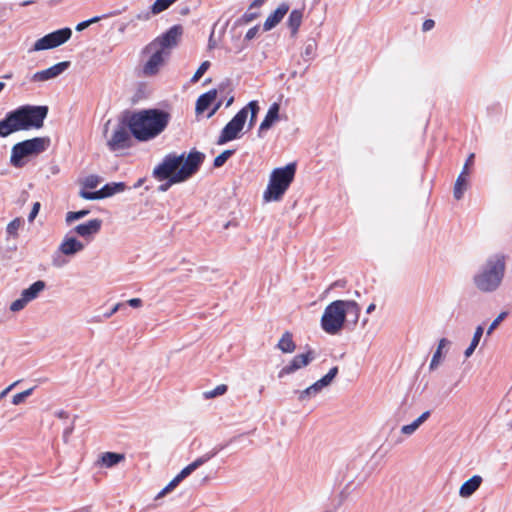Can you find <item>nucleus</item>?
I'll return each mask as SVG.
<instances>
[{
	"label": "nucleus",
	"instance_id": "f03ea898",
	"mask_svg": "<svg viewBox=\"0 0 512 512\" xmlns=\"http://www.w3.org/2000/svg\"><path fill=\"white\" fill-rule=\"evenodd\" d=\"M171 115L162 109H142L134 112L128 120V128L140 142H148L161 135L169 125Z\"/></svg>",
	"mask_w": 512,
	"mask_h": 512
},
{
	"label": "nucleus",
	"instance_id": "c756f323",
	"mask_svg": "<svg viewBox=\"0 0 512 512\" xmlns=\"http://www.w3.org/2000/svg\"><path fill=\"white\" fill-rule=\"evenodd\" d=\"M277 348L285 354H291L295 351L296 344L293 341V336L290 332L286 331L282 334L277 343Z\"/></svg>",
	"mask_w": 512,
	"mask_h": 512
},
{
	"label": "nucleus",
	"instance_id": "b1692460",
	"mask_svg": "<svg viewBox=\"0 0 512 512\" xmlns=\"http://www.w3.org/2000/svg\"><path fill=\"white\" fill-rule=\"evenodd\" d=\"M279 111H280V105L278 103H273L269 110L267 111L265 118L261 122L259 126V132H264L269 130L274 123H276L279 120Z\"/></svg>",
	"mask_w": 512,
	"mask_h": 512
},
{
	"label": "nucleus",
	"instance_id": "f8f14e48",
	"mask_svg": "<svg viewBox=\"0 0 512 512\" xmlns=\"http://www.w3.org/2000/svg\"><path fill=\"white\" fill-rule=\"evenodd\" d=\"M110 121L104 126V136L107 146L111 151H117L127 146L129 141V131L124 123H116L112 125L109 131Z\"/></svg>",
	"mask_w": 512,
	"mask_h": 512
},
{
	"label": "nucleus",
	"instance_id": "5fc2aeb1",
	"mask_svg": "<svg viewBox=\"0 0 512 512\" xmlns=\"http://www.w3.org/2000/svg\"><path fill=\"white\" fill-rule=\"evenodd\" d=\"M73 432V426L71 427H68L66 428L64 431H63V435H62V438H63V441L65 443H68L69 442V439H70V436Z\"/></svg>",
	"mask_w": 512,
	"mask_h": 512
},
{
	"label": "nucleus",
	"instance_id": "6e6552de",
	"mask_svg": "<svg viewBox=\"0 0 512 512\" xmlns=\"http://www.w3.org/2000/svg\"><path fill=\"white\" fill-rule=\"evenodd\" d=\"M49 145V139L37 137L15 144L11 150L10 163L14 167H23L29 160L45 151Z\"/></svg>",
	"mask_w": 512,
	"mask_h": 512
},
{
	"label": "nucleus",
	"instance_id": "423d86ee",
	"mask_svg": "<svg viewBox=\"0 0 512 512\" xmlns=\"http://www.w3.org/2000/svg\"><path fill=\"white\" fill-rule=\"evenodd\" d=\"M295 173L296 164L294 163L274 168L269 174L267 186L262 194L263 202L271 203L281 201L293 182Z\"/></svg>",
	"mask_w": 512,
	"mask_h": 512
},
{
	"label": "nucleus",
	"instance_id": "4c0bfd02",
	"mask_svg": "<svg viewBox=\"0 0 512 512\" xmlns=\"http://www.w3.org/2000/svg\"><path fill=\"white\" fill-rule=\"evenodd\" d=\"M227 389V385L220 384L212 390L205 391L203 395L206 399H212L217 396L224 395L227 392Z\"/></svg>",
	"mask_w": 512,
	"mask_h": 512
},
{
	"label": "nucleus",
	"instance_id": "c9c22d12",
	"mask_svg": "<svg viewBox=\"0 0 512 512\" xmlns=\"http://www.w3.org/2000/svg\"><path fill=\"white\" fill-rule=\"evenodd\" d=\"M316 54V43L313 40H309L305 44V48L302 52V57L304 61H311L314 59V56Z\"/></svg>",
	"mask_w": 512,
	"mask_h": 512
},
{
	"label": "nucleus",
	"instance_id": "412c9836",
	"mask_svg": "<svg viewBox=\"0 0 512 512\" xmlns=\"http://www.w3.org/2000/svg\"><path fill=\"white\" fill-rule=\"evenodd\" d=\"M483 478L480 475H474L466 480L459 488V496L467 499L471 497L481 486Z\"/></svg>",
	"mask_w": 512,
	"mask_h": 512
},
{
	"label": "nucleus",
	"instance_id": "2eb2a0df",
	"mask_svg": "<svg viewBox=\"0 0 512 512\" xmlns=\"http://www.w3.org/2000/svg\"><path fill=\"white\" fill-rule=\"evenodd\" d=\"M208 456H203L200 458H197L192 463L187 465L185 468H183L180 473L173 478L168 485H166L156 496V499H160L164 497L166 494L174 490L177 485L186 477H188L192 472H194L198 467L203 465L206 461H208Z\"/></svg>",
	"mask_w": 512,
	"mask_h": 512
},
{
	"label": "nucleus",
	"instance_id": "393cba45",
	"mask_svg": "<svg viewBox=\"0 0 512 512\" xmlns=\"http://www.w3.org/2000/svg\"><path fill=\"white\" fill-rule=\"evenodd\" d=\"M450 344L451 342L447 338H441L438 341L436 351L434 352L429 364V369L431 371L436 370L440 366L444 358V350L447 349Z\"/></svg>",
	"mask_w": 512,
	"mask_h": 512
},
{
	"label": "nucleus",
	"instance_id": "bf43d9fd",
	"mask_svg": "<svg viewBox=\"0 0 512 512\" xmlns=\"http://www.w3.org/2000/svg\"><path fill=\"white\" fill-rule=\"evenodd\" d=\"M375 307H376V306H375V304H373V303H372V304H370V305L367 307L366 312H367L368 314L372 313V312L375 310Z\"/></svg>",
	"mask_w": 512,
	"mask_h": 512
},
{
	"label": "nucleus",
	"instance_id": "2f4dec72",
	"mask_svg": "<svg viewBox=\"0 0 512 512\" xmlns=\"http://www.w3.org/2000/svg\"><path fill=\"white\" fill-rule=\"evenodd\" d=\"M102 182L101 177L97 175H88L79 180L81 186L79 196L81 197L82 192H90V189H95Z\"/></svg>",
	"mask_w": 512,
	"mask_h": 512
},
{
	"label": "nucleus",
	"instance_id": "a19ab883",
	"mask_svg": "<svg viewBox=\"0 0 512 512\" xmlns=\"http://www.w3.org/2000/svg\"><path fill=\"white\" fill-rule=\"evenodd\" d=\"M507 316V313L506 312H501L493 321L492 323L489 325L487 331H486V335L487 336H490L493 331L499 326V324L505 319V317Z\"/></svg>",
	"mask_w": 512,
	"mask_h": 512
},
{
	"label": "nucleus",
	"instance_id": "cd10ccee",
	"mask_svg": "<svg viewBox=\"0 0 512 512\" xmlns=\"http://www.w3.org/2000/svg\"><path fill=\"white\" fill-rule=\"evenodd\" d=\"M483 334H484V327L482 325L476 326V328L473 332V336L471 338L470 344L464 350L465 359H469L474 354L476 348L480 344Z\"/></svg>",
	"mask_w": 512,
	"mask_h": 512
},
{
	"label": "nucleus",
	"instance_id": "a18cd8bd",
	"mask_svg": "<svg viewBox=\"0 0 512 512\" xmlns=\"http://www.w3.org/2000/svg\"><path fill=\"white\" fill-rule=\"evenodd\" d=\"M19 384V381H15L13 383H11L10 385H8L5 389H3L1 392H0V401L7 396V394L12 391L17 385Z\"/></svg>",
	"mask_w": 512,
	"mask_h": 512
},
{
	"label": "nucleus",
	"instance_id": "f257e3e1",
	"mask_svg": "<svg viewBox=\"0 0 512 512\" xmlns=\"http://www.w3.org/2000/svg\"><path fill=\"white\" fill-rule=\"evenodd\" d=\"M204 158V154L199 151L169 154L154 169V175L159 180H170V183L184 182L198 171Z\"/></svg>",
	"mask_w": 512,
	"mask_h": 512
},
{
	"label": "nucleus",
	"instance_id": "c03bdc74",
	"mask_svg": "<svg viewBox=\"0 0 512 512\" xmlns=\"http://www.w3.org/2000/svg\"><path fill=\"white\" fill-rule=\"evenodd\" d=\"M39 210H40V203L39 202H35L33 204V207L31 209L30 213H29V216H28V220L30 222H32L36 218V216L39 213Z\"/></svg>",
	"mask_w": 512,
	"mask_h": 512
},
{
	"label": "nucleus",
	"instance_id": "9d476101",
	"mask_svg": "<svg viewBox=\"0 0 512 512\" xmlns=\"http://www.w3.org/2000/svg\"><path fill=\"white\" fill-rule=\"evenodd\" d=\"M338 375V367H332L326 375L308 386L307 388L296 391L297 399L300 402H307L318 396L323 390L327 389Z\"/></svg>",
	"mask_w": 512,
	"mask_h": 512
},
{
	"label": "nucleus",
	"instance_id": "052dcab7",
	"mask_svg": "<svg viewBox=\"0 0 512 512\" xmlns=\"http://www.w3.org/2000/svg\"><path fill=\"white\" fill-rule=\"evenodd\" d=\"M119 307H120V304H119V303H118V304H116V305L113 307V309L111 310V312L108 314V316H111V315H113L114 313H116V312L118 311Z\"/></svg>",
	"mask_w": 512,
	"mask_h": 512
},
{
	"label": "nucleus",
	"instance_id": "9b49d317",
	"mask_svg": "<svg viewBox=\"0 0 512 512\" xmlns=\"http://www.w3.org/2000/svg\"><path fill=\"white\" fill-rule=\"evenodd\" d=\"M338 375V367H332L326 375L308 386L307 388L296 391L297 399L300 402H307L318 396L323 390L327 389Z\"/></svg>",
	"mask_w": 512,
	"mask_h": 512
},
{
	"label": "nucleus",
	"instance_id": "a211bd4d",
	"mask_svg": "<svg viewBox=\"0 0 512 512\" xmlns=\"http://www.w3.org/2000/svg\"><path fill=\"white\" fill-rule=\"evenodd\" d=\"M101 226L102 221L100 219H91L75 226L71 232L89 242L100 231Z\"/></svg>",
	"mask_w": 512,
	"mask_h": 512
},
{
	"label": "nucleus",
	"instance_id": "e2e57ef3",
	"mask_svg": "<svg viewBox=\"0 0 512 512\" xmlns=\"http://www.w3.org/2000/svg\"><path fill=\"white\" fill-rule=\"evenodd\" d=\"M233 102V98H230L227 102V106L231 105V103Z\"/></svg>",
	"mask_w": 512,
	"mask_h": 512
},
{
	"label": "nucleus",
	"instance_id": "6ab92c4d",
	"mask_svg": "<svg viewBox=\"0 0 512 512\" xmlns=\"http://www.w3.org/2000/svg\"><path fill=\"white\" fill-rule=\"evenodd\" d=\"M182 35L183 27L181 25H174L155 40L160 41L166 48L172 51L179 44Z\"/></svg>",
	"mask_w": 512,
	"mask_h": 512
},
{
	"label": "nucleus",
	"instance_id": "4d7b16f0",
	"mask_svg": "<svg viewBox=\"0 0 512 512\" xmlns=\"http://www.w3.org/2000/svg\"><path fill=\"white\" fill-rule=\"evenodd\" d=\"M262 4H263V0H254L250 5L249 10H253L254 8H259L262 6Z\"/></svg>",
	"mask_w": 512,
	"mask_h": 512
},
{
	"label": "nucleus",
	"instance_id": "dca6fc26",
	"mask_svg": "<svg viewBox=\"0 0 512 512\" xmlns=\"http://www.w3.org/2000/svg\"><path fill=\"white\" fill-rule=\"evenodd\" d=\"M171 52L160 41L154 39L145 47L143 54L147 57L146 64H163L169 59Z\"/></svg>",
	"mask_w": 512,
	"mask_h": 512
},
{
	"label": "nucleus",
	"instance_id": "603ef678",
	"mask_svg": "<svg viewBox=\"0 0 512 512\" xmlns=\"http://www.w3.org/2000/svg\"><path fill=\"white\" fill-rule=\"evenodd\" d=\"M473 161H474V154H473V153H471V154L468 156V158H467V160H466V162H465V164H464V166H463L462 171H465V170H466V172H468V173H469V167L473 164Z\"/></svg>",
	"mask_w": 512,
	"mask_h": 512
},
{
	"label": "nucleus",
	"instance_id": "a878e982",
	"mask_svg": "<svg viewBox=\"0 0 512 512\" xmlns=\"http://www.w3.org/2000/svg\"><path fill=\"white\" fill-rule=\"evenodd\" d=\"M46 288V283L43 280H38L31 284L28 288L24 289L21 294L27 300L28 303L37 299L40 293Z\"/></svg>",
	"mask_w": 512,
	"mask_h": 512
},
{
	"label": "nucleus",
	"instance_id": "c85d7f7f",
	"mask_svg": "<svg viewBox=\"0 0 512 512\" xmlns=\"http://www.w3.org/2000/svg\"><path fill=\"white\" fill-rule=\"evenodd\" d=\"M216 90H210L201 95L196 103V113L201 114L208 109V107L216 100Z\"/></svg>",
	"mask_w": 512,
	"mask_h": 512
},
{
	"label": "nucleus",
	"instance_id": "72a5a7b5",
	"mask_svg": "<svg viewBox=\"0 0 512 512\" xmlns=\"http://www.w3.org/2000/svg\"><path fill=\"white\" fill-rule=\"evenodd\" d=\"M23 226V220L20 217L13 219L7 224L6 233L8 237L17 238L18 231Z\"/></svg>",
	"mask_w": 512,
	"mask_h": 512
},
{
	"label": "nucleus",
	"instance_id": "37998d69",
	"mask_svg": "<svg viewBox=\"0 0 512 512\" xmlns=\"http://www.w3.org/2000/svg\"><path fill=\"white\" fill-rule=\"evenodd\" d=\"M259 16V13L258 12H253L252 10H247L245 12V14L243 15V20L245 23H249L251 21H253L254 19H256L257 17Z\"/></svg>",
	"mask_w": 512,
	"mask_h": 512
},
{
	"label": "nucleus",
	"instance_id": "6e6d98bb",
	"mask_svg": "<svg viewBox=\"0 0 512 512\" xmlns=\"http://www.w3.org/2000/svg\"><path fill=\"white\" fill-rule=\"evenodd\" d=\"M55 416L59 419H67L69 417V414L65 410H58L55 412Z\"/></svg>",
	"mask_w": 512,
	"mask_h": 512
},
{
	"label": "nucleus",
	"instance_id": "f704fd0d",
	"mask_svg": "<svg viewBox=\"0 0 512 512\" xmlns=\"http://www.w3.org/2000/svg\"><path fill=\"white\" fill-rule=\"evenodd\" d=\"M177 0H156L151 6L152 14L156 15L168 9Z\"/></svg>",
	"mask_w": 512,
	"mask_h": 512
},
{
	"label": "nucleus",
	"instance_id": "49530a36",
	"mask_svg": "<svg viewBox=\"0 0 512 512\" xmlns=\"http://www.w3.org/2000/svg\"><path fill=\"white\" fill-rule=\"evenodd\" d=\"M98 17H95L93 19H90V20H87V21H83L81 23H79L77 26H76V30L77 31H82L83 29L87 28L91 23H94L96 21H98Z\"/></svg>",
	"mask_w": 512,
	"mask_h": 512
},
{
	"label": "nucleus",
	"instance_id": "aec40b11",
	"mask_svg": "<svg viewBox=\"0 0 512 512\" xmlns=\"http://www.w3.org/2000/svg\"><path fill=\"white\" fill-rule=\"evenodd\" d=\"M67 66H49L46 69L29 74V81L43 83L61 75Z\"/></svg>",
	"mask_w": 512,
	"mask_h": 512
},
{
	"label": "nucleus",
	"instance_id": "338daca9",
	"mask_svg": "<svg viewBox=\"0 0 512 512\" xmlns=\"http://www.w3.org/2000/svg\"><path fill=\"white\" fill-rule=\"evenodd\" d=\"M201 64L206 65V64H210V63H209V61H204Z\"/></svg>",
	"mask_w": 512,
	"mask_h": 512
},
{
	"label": "nucleus",
	"instance_id": "864d4df0",
	"mask_svg": "<svg viewBox=\"0 0 512 512\" xmlns=\"http://www.w3.org/2000/svg\"><path fill=\"white\" fill-rule=\"evenodd\" d=\"M127 303L133 308H139L142 306V300L140 298H131Z\"/></svg>",
	"mask_w": 512,
	"mask_h": 512
},
{
	"label": "nucleus",
	"instance_id": "69168bd1",
	"mask_svg": "<svg viewBox=\"0 0 512 512\" xmlns=\"http://www.w3.org/2000/svg\"><path fill=\"white\" fill-rule=\"evenodd\" d=\"M3 88H4V83L0 82V92L2 91Z\"/></svg>",
	"mask_w": 512,
	"mask_h": 512
},
{
	"label": "nucleus",
	"instance_id": "5701e85b",
	"mask_svg": "<svg viewBox=\"0 0 512 512\" xmlns=\"http://www.w3.org/2000/svg\"><path fill=\"white\" fill-rule=\"evenodd\" d=\"M289 10V6L286 3L281 4L278 8L271 13L263 24V30L269 31L273 29L277 24L281 22L283 17Z\"/></svg>",
	"mask_w": 512,
	"mask_h": 512
},
{
	"label": "nucleus",
	"instance_id": "f3484780",
	"mask_svg": "<svg viewBox=\"0 0 512 512\" xmlns=\"http://www.w3.org/2000/svg\"><path fill=\"white\" fill-rule=\"evenodd\" d=\"M125 190V184L122 182L109 183L95 192H82L81 198L85 200H100L113 196Z\"/></svg>",
	"mask_w": 512,
	"mask_h": 512
},
{
	"label": "nucleus",
	"instance_id": "0e129e2a",
	"mask_svg": "<svg viewBox=\"0 0 512 512\" xmlns=\"http://www.w3.org/2000/svg\"><path fill=\"white\" fill-rule=\"evenodd\" d=\"M58 64L66 65V64H70V63L68 61H63V62H59Z\"/></svg>",
	"mask_w": 512,
	"mask_h": 512
},
{
	"label": "nucleus",
	"instance_id": "58836bf2",
	"mask_svg": "<svg viewBox=\"0 0 512 512\" xmlns=\"http://www.w3.org/2000/svg\"><path fill=\"white\" fill-rule=\"evenodd\" d=\"M29 303L27 302V300L24 298V296H22V294H20V297L16 300H14L11 304H10V311L11 312H19L21 310H23Z\"/></svg>",
	"mask_w": 512,
	"mask_h": 512
},
{
	"label": "nucleus",
	"instance_id": "ddd939ff",
	"mask_svg": "<svg viewBox=\"0 0 512 512\" xmlns=\"http://www.w3.org/2000/svg\"><path fill=\"white\" fill-rule=\"evenodd\" d=\"M71 35L72 30L67 27L53 31L35 41L30 51H42L56 48L67 42L71 38Z\"/></svg>",
	"mask_w": 512,
	"mask_h": 512
},
{
	"label": "nucleus",
	"instance_id": "ea45409f",
	"mask_svg": "<svg viewBox=\"0 0 512 512\" xmlns=\"http://www.w3.org/2000/svg\"><path fill=\"white\" fill-rule=\"evenodd\" d=\"M33 390L34 388H29L27 390L15 394L12 397V404L15 406L22 404L26 400V398L32 394Z\"/></svg>",
	"mask_w": 512,
	"mask_h": 512
},
{
	"label": "nucleus",
	"instance_id": "39448f33",
	"mask_svg": "<svg viewBox=\"0 0 512 512\" xmlns=\"http://www.w3.org/2000/svg\"><path fill=\"white\" fill-rule=\"evenodd\" d=\"M360 307L353 300H336L330 303L321 317L322 329L330 335L338 334L344 327L347 316L352 317L354 324L358 322Z\"/></svg>",
	"mask_w": 512,
	"mask_h": 512
},
{
	"label": "nucleus",
	"instance_id": "0eeeda50",
	"mask_svg": "<svg viewBox=\"0 0 512 512\" xmlns=\"http://www.w3.org/2000/svg\"><path fill=\"white\" fill-rule=\"evenodd\" d=\"M259 110L260 107L258 102L256 100L250 101L222 129L221 134L217 140V144L223 145L229 141L239 138L242 130L245 127L248 115H250V119L247 127L248 129H251L255 124Z\"/></svg>",
	"mask_w": 512,
	"mask_h": 512
},
{
	"label": "nucleus",
	"instance_id": "de8ad7c7",
	"mask_svg": "<svg viewBox=\"0 0 512 512\" xmlns=\"http://www.w3.org/2000/svg\"><path fill=\"white\" fill-rule=\"evenodd\" d=\"M258 31H259V27H258V26H254V27L250 28V29L247 31L246 35H245V39H246V40H252V39H254V38L256 37V35H257Z\"/></svg>",
	"mask_w": 512,
	"mask_h": 512
},
{
	"label": "nucleus",
	"instance_id": "20e7f679",
	"mask_svg": "<svg viewBox=\"0 0 512 512\" xmlns=\"http://www.w3.org/2000/svg\"><path fill=\"white\" fill-rule=\"evenodd\" d=\"M506 258L502 253L489 255L473 276V284L482 293H492L502 285Z\"/></svg>",
	"mask_w": 512,
	"mask_h": 512
},
{
	"label": "nucleus",
	"instance_id": "4be33fe9",
	"mask_svg": "<svg viewBox=\"0 0 512 512\" xmlns=\"http://www.w3.org/2000/svg\"><path fill=\"white\" fill-rule=\"evenodd\" d=\"M125 455L116 452H103L99 455L96 465L98 467L111 468L124 461Z\"/></svg>",
	"mask_w": 512,
	"mask_h": 512
},
{
	"label": "nucleus",
	"instance_id": "680f3d73",
	"mask_svg": "<svg viewBox=\"0 0 512 512\" xmlns=\"http://www.w3.org/2000/svg\"><path fill=\"white\" fill-rule=\"evenodd\" d=\"M219 106H220V104H217L215 106V108L209 113L208 117H211L216 112V110L219 108Z\"/></svg>",
	"mask_w": 512,
	"mask_h": 512
},
{
	"label": "nucleus",
	"instance_id": "1a4fd4ad",
	"mask_svg": "<svg viewBox=\"0 0 512 512\" xmlns=\"http://www.w3.org/2000/svg\"><path fill=\"white\" fill-rule=\"evenodd\" d=\"M86 248V243L77 238L72 232L66 234L62 240L60 241L54 255L52 258V265L54 267H61L66 264V260L63 257L68 259L74 258L76 255L83 252Z\"/></svg>",
	"mask_w": 512,
	"mask_h": 512
},
{
	"label": "nucleus",
	"instance_id": "473e14b6",
	"mask_svg": "<svg viewBox=\"0 0 512 512\" xmlns=\"http://www.w3.org/2000/svg\"><path fill=\"white\" fill-rule=\"evenodd\" d=\"M303 13L301 10L291 11L288 17V27L291 29L292 35H295L302 23Z\"/></svg>",
	"mask_w": 512,
	"mask_h": 512
},
{
	"label": "nucleus",
	"instance_id": "e433bc0d",
	"mask_svg": "<svg viewBox=\"0 0 512 512\" xmlns=\"http://www.w3.org/2000/svg\"><path fill=\"white\" fill-rule=\"evenodd\" d=\"M89 214V210L69 211L66 213L65 222L70 225L73 222L86 217Z\"/></svg>",
	"mask_w": 512,
	"mask_h": 512
},
{
	"label": "nucleus",
	"instance_id": "7ed1b4c3",
	"mask_svg": "<svg viewBox=\"0 0 512 512\" xmlns=\"http://www.w3.org/2000/svg\"><path fill=\"white\" fill-rule=\"evenodd\" d=\"M48 114L47 106H23L0 121V136L7 137L20 130L39 129Z\"/></svg>",
	"mask_w": 512,
	"mask_h": 512
},
{
	"label": "nucleus",
	"instance_id": "09e8293b",
	"mask_svg": "<svg viewBox=\"0 0 512 512\" xmlns=\"http://www.w3.org/2000/svg\"><path fill=\"white\" fill-rule=\"evenodd\" d=\"M207 67L208 66H199L198 70L195 72V74L192 77V81L193 82L198 81L203 76V74L205 73Z\"/></svg>",
	"mask_w": 512,
	"mask_h": 512
},
{
	"label": "nucleus",
	"instance_id": "4468645a",
	"mask_svg": "<svg viewBox=\"0 0 512 512\" xmlns=\"http://www.w3.org/2000/svg\"><path fill=\"white\" fill-rule=\"evenodd\" d=\"M316 358V352L308 349L303 353L295 355L286 365L278 372V378L283 379L289 375L296 373L298 370L307 367Z\"/></svg>",
	"mask_w": 512,
	"mask_h": 512
},
{
	"label": "nucleus",
	"instance_id": "8fccbe9b",
	"mask_svg": "<svg viewBox=\"0 0 512 512\" xmlns=\"http://www.w3.org/2000/svg\"><path fill=\"white\" fill-rule=\"evenodd\" d=\"M158 72V66H145L143 73L145 75L151 76Z\"/></svg>",
	"mask_w": 512,
	"mask_h": 512
},
{
	"label": "nucleus",
	"instance_id": "79ce46f5",
	"mask_svg": "<svg viewBox=\"0 0 512 512\" xmlns=\"http://www.w3.org/2000/svg\"><path fill=\"white\" fill-rule=\"evenodd\" d=\"M233 154L232 150H225L222 153H220L215 159H214V166L215 167H221L228 158Z\"/></svg>",
	"mask_w": 512,
	"mask_h": 512
},
{
	"label": "nucleus",
	"instance_id": "13d9d810",
	"mask_svg": "<svg viewBox=\"0 0 512 512\" xmlns=\"http://www.w3.org/2000/svg\"><path fill=\"white\" fill-rule=\"evenodd\" d=\"M173 183H170V180H168V183L161 185L160 190L166 191Z\"/></svg>",
	"mask_w": 512,
	"mask_h": 512
},
{
	"label": "nucleus",
	"instance_id": "bb28decb",
	"mask_svg": "<svg viewBox=\"0 0 512 512\" xmlns=\"http://www.w3.org/2000/svg\"><path fill=\"white\" fill-rule=\"evenodd\" d=\"M430 417V411L423 412L419 417H417L413 422L410 424L403 425L401 427V433L405 436H411L413 435L419 427L427 421V419Z\"/></svg>",
	"mask_w": 512,
	"mask_h": 512
},
{
	"label": "nucleus",
	"instance_id": "3c124183",
	"mask_svg": "<svg viewBox=\"0 0 512 512\" xmlns=\"http://www.w3.org/2000/svg\"><path fill=\"white\" fill-rule=\"evenodd\" d=\"M435 25V22L431 19H427L423 22V25H422V30L423 31H429L431 30Z\"/></svg>",
	"mask_w": 512,
	"mask_h": 512
},
{
	"label": "nucleus",
	"instance_id": "7c9ffc66",
	"mask_svg": "<svg viewBox=\"0 0 512 512\" xmlns=\"http://www.w3.org/2000/svg\"><path fill=\"white\" fill-rule=\"evenodd\" d=\"M468 177L469 173L466 172V170L461 171V173L457 177L453 191L455 199L459 200L462 198L464 191L466 190L467 187Z\"/></svg>",
	"mask_w": 512,
	"mask_h": 512
}]
</instances>
